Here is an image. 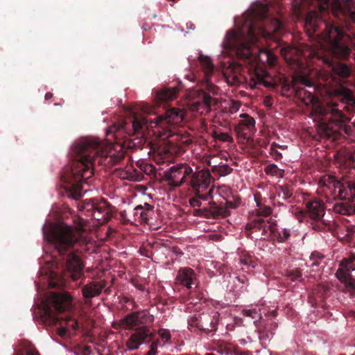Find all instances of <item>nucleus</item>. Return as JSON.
<instances>
[{
    "instance_id": "obj_64",
    "label": "nucleus",
    "mask_w": 355,
    "mask_h": 355,
    "mask_svg": "<svg viewBox=\"0 0 355 355\" xmlns=\"http://www.w3.org/2000/svg\"><path fill=\"white\" fill-rule=\"evenodd\" d=\"M55 286V284H51V286Z\"/></svg>"
},
{
    "instance_id": "obj_43",
    "label": "nucleus",
    "mask_w": 355,
    "mask_h": 355,
    "mask_svg": "<svg viewBox=\"0 0 355 355\" xmlns=\"http://www.w3.org/2000/svg\"><path fill=\"white\" fill-rule=\"evenodd\" d=\"M159 337L164 342H168L171 338L170 331L167 329H160L158 332Z\"/></svg>"
},
{
    "instance_id": "obj_17",
    "label": "nucleus",
    "mask_w": 355,
    "mask_h": 355,
    "mask_svg": "<svg viewBox=\"0 0 355 355\" xmlns=\"http://www.w3.org/2000/svg\"><path fill=\"white\" fill-rule=\"evenodd\" d=\"M184 118V112L178 108H171L166 111L164 115L157 116L150 120V123L155 124V128H164L166 124H178Z\"/></svg>"
},
{
    "instance_id": "obj_54",
    "label": "nucleus",
    "mask_w": 355,
    "mask_h": 355,
    "mask_svg": "<svg viewBox=\"0 0 355 355\" xmlns=\"http://www.w3.org/2000/svg\"><path fill=\"white\" fill-rule=\"evenodd\" d=\"M237 280L243 284H245L248 282V279L245 277H236Z\"/></svg>"
},
{
    "instance_id": "obj_23",
    "label": "nucleus",
    "mask_w": 355,
    "mask_h": 355,
    "mask_svg": "<svg viewBox=\"0 0 355 355\" xmlns=\"http://www.w3.org/2000/svg\"><path fill=\"white\" fill-rule=\"evenodd\" d=\"M178 280L187 288H191L194 284L195 272L189 268L180 269L177 275Z\"/></svg>"
},
{
    "instance_id": "obj_19",
    "label": "nucleus",
    "mask_w": 355,
    "mask_h": 355,
    "mask_svg": "<svg viewBox=\"0 0 355 355\" xmlns=\"http://www.w3.org/2000/svg\"><path fill=\"white\" fill-rule=\"evenodd\" d=\"M153 336V332L146 326L138 328L127 340V349L132 351L138 349L142 344L150 341Z\"/></svg>"
},
{
    "instance_id": "obj_40",
    "label": "nucleus",
    "mask_w": 355,
    "mask_h": 355,
    "mask_svg": "<svg viewBox=\"0 0 355 355\" xmlns=\"http://www.w3.org/2000/svg\"><path fill=\"white\" fill-rule=\"evenodd\" d=\"M226 160V159L222 158L221 154L212 155L207 157V164L212 167V171L216 168L219 164L222 163V161Z\"/></svg>"
},
{
    "instance_id": "obj_10",
    "label": "nucleus",
    "mask_w": 355,
    "mask_h": 355,
    "mask_svg": "<svg viewBox=\"0 0 355 355\" xmlns=\"http://www.w3.org/2000/svg\"><path fill=\"white\" fill-rule=\"evenodd\" d=\"M281 54L290 65L297 69L303 65L301 57L309 56L311 53L307 45L300 43L295 46H286L282 47Z\"/></svg>"
},
{
    "instance_id": "obj_26",
    "label": "nucleus",
    "mask_w": 355,
    "mask_h": 355,
    "mask_svg": "<svg viewBox=\"0 0 355 355\" xmlns=\"http://www.w3.org/2000/svg\"><path fill=\"white\" fill-rule=\"evenodd\" d=\"M273 231L272 234L270 235L269 238L277 241L279 243L286 242L291 236V230L287 228H278L276 227V224L275 223V220H273Z\"/></svg>"
},
{
    "instance_id": "obj_31",
    "label": "nucleus",
    "mask_w": 355,
    "mask_h": 355,
    "mask_svg": "<svg viewBox=\"0 0 355 355\" xmlns=\"http://www.w3.org/2000/svg\"><path fill=\"white\" fill-rule=\"evenodd\" d=\"M203 215L207 217H216L219 216H225L227 210L216 205H211L209 207H204L201 209Z\"/></svg>"
},
{
    "instance_id": "obj_21",
    "label": "nucleus",
    "mask_w": 355,
    "mask_h": 355,
    "mask_svg": "<svg viewBox=\"0 0 355 355\" xmlns=\"http://www.w3.org/2000/svg\"><path fill=\"white\" fill-rule=\"evenodd\" d=\"M306 207L309 216L313 220L319 221L324 216V205L319 199L307 202Z\"/></svg>"
},
{
    "instance_id": "obj_24",
    "label": "nucleus",
    "mask_w": 355,
    "mask_h": 355,
    "mask_svg": "<svg viewBox=\"0 0 355 355\" xmlns=\"http://www.w3.org/2000/svg\"><path fill=\"white\" fill-rule=\"evenodd\" d=\"M336 96L341 98V101L345 104L355 106V97L351 89L340 86L334 91Z\"/></svg>"
},
{
    "instance_id": "obj_36",
    "label": "nucleus",
    "mask_w": 355,
    "mask_h": 355,
    "mask_svg": "<svg viewBox=\"0 0 355 355\" xmlns=\"http://www.w3.org/2000/svg\"><path fill=\"white\" fill-rule=\"evenodd\" d=\"M331 209L336 214L343 215H351V205L343 202H335Z\"/></svg>"
},
{
    "instance_id": "obj_15",
    "label": "nucleus",
    "mask_w": 355,
    "mask_h": 355,
    "mask_svg": "<svg viewBox=\"0 0 355 355\" xmlns=\"http://www.w3.org/2000/svg\"><path fill=\"white\" fill-rule=\"evenodd\" d=\"M223 73L227 84L231 85H238L243 83L244 78L241 74V67L230 60L227 62H220Z\"/></svg>"
},
{
    "instance_id": "obj_22",
    "label": "nucleus",
    "mask_w": 355,
    "mask_h": 355,
    "mask_svg": "<svg viewBox=\"0 0 355 355\" xmlns=\"http://www.w3.org/2000/svg\"><path fill=\"white\" fill-rule=\"evenodd\" d=\"M105 287L104 281L91 282L83 287V295L87 299L93 298L99 295Z\"/></svg>"
},
{
    "instance_id": "obj_63",
    "label": "nucleus",
    "mask_w": 355,
    "mask_h": 355,
    "mask_svg": "<svg viewBox=\"0 0 355 355\" xmlns=\"http://www.w3.org/2000/svg\"><path fill=\"white\" fill-rule=\"evenodd\" d=\"M325 135H327V136H329V135H330V133H329V132H328L327 131H326Z\"/></svg>"
},
{
    "instance_id": "obj_45",
    "label": "nucleus",
    "mask_w": 355,
    "mask_h": 355,
    "mask_svg": "<svg viewBox=\"0 0 355 355\" xmlns=\"http://www.w3.org/2000/svg\"><path fill=\"white\" fill-rule=\"evenodd\" d=\"M123 131V127L122 125L116 126L114 125L112 127H110L108 130L107 131L106 134H116V133H120L121 132Z\"/></svg>"
},
{
    "instance_id": "obj_4",
    "label": "nucleus",
    "mask_w": 355,
    "mask_h": 355,
    "mask_svg": "<svg viewBox=\"0 0 355 355\" xmlns=\"http://www.w3.org/2000/svg\"><path fill=\"white\" fill-rule=\"evenodd\" d=\"M83 229V227H79L76 230L71 225L60 223L52 225L51 230L47 232L44 230V226L43 227L44 239L51 244L60 255L69 252L67 268L71 273L74 281L81 276L83 265L78 257L71 253L70 250L73 244L78 241V235Z\"/></svg>"
},
{
    "instance_id": "obj_37",
    "label": "nucleus",
    "mask_w": 355,
    "mask_h": 355,
    "mask_svg": "<svg viewBox=\"0 0 355 355\" xmlns=\"http://www.w3.org/2000/svg\"><path fill=\"white\" fill-rule=\"evenodd\" d=\"M139 214H140V223H146L153 214L152 206L147 203L144 204V206L141 205V210Z\"/></svg>"
},
{
    "instance_id": "obj_6",
    "label": "nucleus",
    "mask_w": 355,
    "mask_h": 355,
    "mask_svg": "<svg viewBox=\"0 0 355 355\" xmlns=\"http://www.w3.org/2000/svg\"><path fill=\"white\" fill-rule=\"evenodd\" d=\"M72 297L67 292L51 293L42 300L40 315L43 322L48 325L55 323L58 318L57 314L68 311L72 307Z\"/></svg>"
},
{
    "instance_id": "obj_7",
    "label": "nucleus",
    "mask_w": 355,
    "mask_h": 355,
    "mask_svg": "<svg viewBox=\"0 0 355 355\" xmlns=\"http://www.w3.org/2000/svg\"><path fill=\"white\" fill-rule=\"evenodd\" d=\"M211 181L209 170L202 169L192 173L190 185L196 195L202 200L207 201L214 198V188H209Z\"/></svg>"
},
{
    "instance_id": "obj_47",
    "label": "nucleus",
    "mask_w": 355,
    "mask_h": 355,
    "mask_svg": "<svg viewBox=\"0 0 355 355\" xmlns=\"http://www.w3.org/2000/svg\"><path fill=\"white\" fill-rule=\"evenodd\" d=\"M147 123V121L146 119H142L141 121H139L137 120H135L132 121V127L134 130L136 132L139 129H140L143 125Z\"/></svg>"
},
{
    "instance_id": "obj_48",
    "label": "nucleus",
    "mask_w": 355,
    "mask_h": 355,
    "mask_svg": "<svg viewBox=\"0 0 355 355\" xmlns=\"http://www.w3.org/2000/svg\"><path fill=\"white\" fill-rule=\"evenodd\" d=\"M144 171L148 175L153 174L155 171V168L153 164H146L144 166Z\"/></svg>"
},
{
    "instance_id": "obj_55",
    "label": "nucleus",
    "mask_w": 355,
    "mask_h": 355,
    "mask_svg": "<svg viewBox=\"0 0 355 355\" xmlns=\"http://www.w3.org/2000/svg\"><path fill=\"white\" fill-rule=\"evenodd\" d=\"M52 96H53V95H52V94H51V93H50V92H47V93L45 94V99H46V100H49V99L51 98Z\"/></svg>"
},
{
    "instance_id": "obj_49",
    "label": "nucleus",
    "mask_w": 355,
    "mask_h": 355,
    "mask_svg": "<svg viewBox=\"0 0 355 355\" xmlns=\"http://www.w3.org/2000/svg\"><path fill=\"white\" fill-rule=\"evenodd\" d=\"M318 257V254L316 253H312L310 256V260L311 263H309V266L311 267H313L314 266H318L319 262L318 261H314L315 259Z\"/></svg>"
},
{
    "instance_id": "obj_14",
    "label": "nucleus",
    "mask_w": 355,
    "mask_h": 355,
    "mask_svg": "<svg viewBox=\"0 0 355 355\" xmlns=\"http://www.w3.org/2000/svg\"><path fill=\"white\" fill-rule=\"evenodd\" d=\"M273 220L266 218H259L247 225V228L255 239L269 238L273 231Z\"/></svg>"
},
{
    "instance_id": "obj_58",
    "label": "nucleus",
    "mask_w": 355,
    "mask_h": 355,
    "mask_svg": "<svg viewBox=\"0 0 355 355\" xmlns=\"http://www.w3.org/2000/svg\"><path fill=\"white\" fill-rule=\"evenodd\" d=\"M187 28L193 30L195 28V26H193V24H190L189 26L187 24Z\"/></svg>"
},
{
    "instance_id": "obj_1",
    "label": "nucleus",
    "mask_w": 355,
    "mask_h": 355,
    "mask_svg": "<svg viewBox=\"0 0 355 355\" xmlns=\"http://www.w3.org/2000/svg\"><path fill=\"white\" fill-rule=\"evenodd\" d=\"M268 7L266 3H257L241 18L243 24L237 31H229L223 42L224 51H230L241 58H249L252 55L250 44L257 42L258 36L271 37V32L276 33L282 24L276 18L258 20L267 17Z\"/></svg>"
},
{
    "instance_id": "obj_42",
    "label": "nucleus",
    "mask_w": 355,
    "mask_h": 355,
    "mask_svg": "<svg viewBox=\"0 0 355 355\" xmlns=\"http://www.w3.org/2000/svg\"><path fill=\"white\" fill-rule=\"evenodd\" d=\"M215 137L223 141L230 142L232 141V137L225 132H216Z\"/></svg>"
},
{
    "instance_id": "obj_20",
    "label": "nucleus",
    "mask_w": 355,
    "mask_h": 355,
    "mask_svg": "<svg viewBox=\"0 0 355 355\" xmlns=\"http://www.w3.org/2000/svg\"><path fill=\"white\" fill-rule=\"evenodd\" d=\"M331 7L336 16L342 15L348 20L355 22V6L352 0H333Z\"/></svg>"
},
{
    "instance_id": "obj_51",
    "label": "nucleus",
    "mask_w": 355,
    "mask_h": 355,
    "mask_svg": "<svg viewBox=\"0 0 355 355\" xmlns=\"http://www.w3.org/2000/svg\"><path fill=\"white\" fill-rule=\"evenodd\" d=\"M300 83L302 85L306 87H312L313 83L309 80L305 78H302L300 80Z\"/></svg>"
},
{
    "instance_id": "obj_12",
    "label": "nucleus",
    "mask_w": 355,
    "mask_h": 355,
    "mask_svg": "<svg viewBox=\"0 0 355 355\" xmlns=\"http://www.w3.org/2000/svg\"><path fill=\"white\" fill-rule=\"evenodd\" d=\"M324 185L333 183L334 194L340 200H353L355 198V181L343 180L337 181L334 178H324Z\"/></svg>"
},
{
    "instance_id": "obj_57",
    "label": "nucleus",
    "mask_w": 355,
    "mask_h": 355,
    "mask_svg": "<svg viewBox=\"0 0 355 355\" xmlns=\"http://www.w3.org/2000/svg\"><path fill=\"white\" fill-rule=\"evenodd\" d=\"M355 214V204L351 205V215Z\"/></svg>"
},
{
    "instance_id": "obj_56",
    "label": "nucleus",
    "mask_w": 355,
    "mask_h": 355,
    "mask_svg": "<svg viewBox=\"0 0 355 355\" xmlns=\"http://www.w3.org/2000/svg\"><path fill=\"white\" fill-rule=\"evenodd\" d=\"M239 262L242 265H248V261L246 259H241L239 260Z\"/></svg>"
},
{
    "instance_id": "obj_61",
    "label": "nucleus",
    "mask_w": 355,
    "mask_h": 355,
    "mask_svg": "<svg viewBox=\"0 0 355 355\" xmlns=\"http://www.w3.org/2000/svg\"><path fill=\"white\" fill-rule=\"evenodd\" d=\"M144 111L146 113H148V114H149V113L150 112V110H148L147 108H146V110H144Z\"/></svg>"
},
{
    "instance_id": "obj_13",
    "label": "nucleus",
    "mask_w": 355,
    "mask_h": 355,
    "mask_svg": "<svg viewBox=\"0 0 355 355\" xmlns=\"http://www.w3.org/2000/svg\"><path fill=\"white\" fill-rule=\"evenodd\" d=\"M192 172V168L187 164H178L165 171L164 178L171 186L180 187L185 182L186 178Z\"/></svg>"
},
{
    "instance_id": "obj_60",
    "label": "nucleus",
    "mask_w": 355,
    "mask_h": 355,
    "mask_svg": "<svg viewBox=\"0 0 355 355\" xmlns=\"http://www.w3.org/2000/svg\"><path fill=\"white\" fill-rule=\"evenodd\" d=\"M295 276L297 277H300V272H295Z\"/></svg>"
},
{
    "instance_id": "obj_39",
    "label": "nucleus",
    "mask_w": 355,
    "mask_h": 355,
    "mask_svg": "<svg viewBox=\"0 0 355 355\" xmlns=\"http://www.w3.org/2000/svg\"><path fill=\"white\" fill-rule=\"evenodd\" d=\"M67 327H61L58 329V334L59 336L64 337L67 334V329L71 327L73 330L78 328V321L75 319L69 318L67 320Z\"/></svg>"
},
{
    "instance_id": "obj_34",
    "label": "nucleus",
    "mask_w": 355,
    "mask_h": 355,
    "mask_svg": "<svg viewBox=\"0 0 355 355\" xmlns=\"http://www.w3.org/2000/svg\"><path fill=\"white\" fill-rule=\"evenodd\" d=\"M178 90L175 87L165 89L157 92V98L161 101H172L176 98Z\"/></svg>"
},
{
    "instance_id": "obj_50",
    "label": "nucleus",
    "mask_w": 355,
    "mask_h": 355,
    "mask_svg": "<svg viewBox=\"0 0 355 355\" xmlns=\"http://www.w3.org/2000/svg\"><path fill=\"white\" fill-rule=\"evenodd\" d=\"M157 352V343H153L150 346V349L148 351L147 355H155Z\"/></svg>"
},
{
    "instance_id": "obj_38",
    "label": "nucleus",
    "mask_w": 355,
    "mask_h": 355,
    "mask_svg": "<svg viewBox=\"0 0 355 355\" xmlns=\"http://www.w3.org/2000/svg\"><path fill=\"white\" fill-rule=\"evenodd\" d=\"M232 169L227 164V159L222 161V163L219 164L216 168H214L212 171L213 173H217L219 176H226L231 173Z\"/></svg>"
},
{
    "instance_id": "obj_3",
    "label": "nucleus",
    "mask_w": 355,
    "mask_h": 355,
    "mask_svg": "<svg viewBox=\"0 0 355 355\" xmlns=\"http://www.w3.org/2000/svg\"><path fill=\"white\" fill-rule=\"evenodd\" d=\"M304 28L309 38L319 31H323L315 36L321 49L340 58H346L349 55L350 49L342 42L343 31L338 26L327 24L318 12L311 11L306 15Z\"/></svg>"
},
{
    "instance_id": "obj_16",
    "label": "nucleus",
    "mask_w": 355,
    "mask_h": 355,
    "mask_svg": "<svg viewBox=\"0 0 355 355\" xmlns=\"http://www.w3.org/2000/svg\"><path fill=\"white\" fill-rule=\"evenodd\" d=\"M154 321V316L147 311L134 312L125 317L121 322L123 328L130 329L140 324H150Z\"/></svg>"
},
{
    "instance_id": "obj_27",
    "label": "nucleus",
    "mask_w": 355,
    "mask_h": 355,
    "mask_svg": "<svg viewBox=\"0 0 355 355\" xmlns=\"http://www.w3.org/2000/svg\"><path fill=\"white\" fill-rule=\"evenodd\" d=\"M221 110L230 114H234L241 108V102L232 98L225 99L220 102Z\"/></svg>"
},
{
    "instance_id": "obj_62",
    "label": "nucleus",
    "mask_w": 355,
    "mask_h": 355,
    "mask_svg": "<svg viewBox=\"0 0 355 355\" xmlns=\"http://www.w3.org/2000/svg\"><path fill=\"white\" fill-rule=\"evenodd\" d=\"M205 355H215V354H213V353H207V354H205Z\"/></svg>"
},
{
    "instance_id": "obj_25",
    "label": "nucleus",
    "mask_w": 355,
    "mask_h": 355,
    "mask_svg": "<svg viewBox=\"0 0 355 355\" xmlns=\"http://www.w3.org/2000/svg\"><path fill=\"white\" fill-rule=\"evenodd\" d=\"M118 175L120 178L133 182H140L144 179V175L135 168H128L119 171Z\"/></svg>"
},
{
    "instance_id": "obj_5",
    "label": "nucleus",
    "mask_w": 355,
    "mask_h": 355,
    "mask_svg": "<svg viewBox=\"0 0 355 355\" xmlns=\"http://www.w3.org/2000/svg\"><path fill=\"white\" fill-rule=\"evenodd\" d=\"M199 60L202 66L205 79V84L207 93L203 91H199L196 94V99L191 103L193 111H196L200 114L208 112L212 102H216V98L211 96L219 93V88L209 80L214 71V64L211 60L207 55L200 54Z\"/></svg>"
},
{
    "instance_id": "obj_33",
    "label": "nucleus",
    "mask_w": 355,
    "mask_h": 355,
    "mask_svg": "<svg viewBox=\"0 0 355 355\" xmlns=\"http://www.w3.org/2000/svg\"><path fill=\"white\" fill-rule=\"evenodd\" d=\"M332 71L334 75H337L342 78H347L351 74L350 68L344 63H338V64L333 66Z\"/></svg>"
},
{
    "instance_id": "obj_30",
    "label": "nucleus",
    "mask_w": 355,
    "mask_h": 355,
    "mask_svg": "<svg viewBox=\"0 0 355 355\" xmlns=\"http://www.w3.org/2000/svg\"><path fill=\"white\" fill-rule=\"evenodd\" d=\"M214 198L217 196L219 198H223L226 200V207L227 208H235V206L233 205L232 202H230L227 200L229 196L231 194V189L229 187L223 185L218 187L216 189L214 188Z\"/></svg>"
},
{
    "instance_id": "obj_53",
    "label": "nucleus",
    "mask_w": 355,
    "mask_h": 355,
    "mask_svg": "<svg viewBox=\"0 0 355 355\" xmlns=\"http://www.w3.org/2000/svg\"><path fill=\"white\" fill-rule=\"evenodd\" d=\"M282 192H283L282 198H284V199H286L287 198H288L289 196H291V193L289 191V189H286L285 190H282Z\"/></svg>"
},
{
    "instance_id": "obj_8",
    "label": "nucleus",
    "mask_w": 355,
    "mask_h": 355,
    "mask_svg": "<svg viewBox=\"0 0 355 355\" xmlns=\"http://www.w3.org/2000/svg\"><path fill=\"white\" fill-rule=\"evenodd\" d=\"M297 95L301 98L302 102L305 104H311L313 105L311 114L314 121H319L322 117L326 116L327 114L331 113L335 116L340 118L343 117L341 111L338 110L336 107V103H332L331 106L327 107H324L320 102L318 98L314 96L311 92L306 90L297 91Z\"/></svg>"
},
{
    "instance_id": "obj_52",
    "label": "nucleus",
    "mask_w": 355,
    "mask_h": 355,
    "mask_svg": "<svg viewBox=\"0 0 355 355\" xmlns=\"http://www.w3.org/2000/svg\"><path fill=\"white\" fill-rule=\"evenodd\" d=\"M83 355H90L92 354V349L89 346H85L83 349Z\"/></svg>"
},
{
    "instance_id": "obj_28",
    "label": "nucleus",
    "mask_w": 355,
    "mask_h": 355,
    "mask_svg": "<svg viewBox=\"0 0 355 355\" xmlns=\"http://www.w3.org/2000/svg\"><path fill=\"white\" fill-rule=\"evenodd\" d=\"M218 322V313L214 312L211 316L207 314H202L201 317V324L205 329L212 331L216 329Z\"/></svg>"
},
{
    "instance_id": "obj_18",
    "label": "nucleus",
    "mask_w": 355,
    "mask_h": 355,
    "mask_svg": "<svg viewBox=\"0 0 355 355\" xmlns=\"http://www.w3.org/2000/svg\"><path fill=\"white\" fill-rule=\"evenodd\" d=\"M239 118L237 124L234 125V130L239 137L248 140L255 131L256 121L246 113L240 114Z\"/></svg>"
},
{
    "instance_id": "obj_41",
    "label": "nucleus",
    "mask_w": 355,
    "mask_h": 355,
    "mask_svg": "<svg viewBox=\"0 0 355 355\" xmlns=\"http://www.w3.org/2000/svg\"><path fill=\"white\" fill-rule=\"evenodd\" d=\"M242 313L244 316L250 317L252 319L257 320L261 318V313L259 310L256 309H244L242 311Z\"/></svg>"
},
{
    "instance_id": "obj_11",
    "label": "nucleus",
    "mask_w": 355,
    "mask_h": 355,
    "mask_svg": "<svg viewBox=\"0 0 355 355\" xmlns=\"http://www.w3.org/2000/svg\"><path fill=\"white\" fill-rule=\"evenodd\" d=\"M83 211L86 214L97 220L99 223H104L110 219V210L105 201L97 200H85Z\"/></svg>"
},
{
    "instance_id": "obj_35",
    "label": "nucleus",
    "mask_w": 355,
    "mask_h": 355,
    "mask_svg": "<svg viewBox=\"0 0 355 355\" xmlns=\"http://www.w3.org/2000/svg\"><path fill=\"white\" fill-rule=\"evenodd\" d=\"M262 74H259L258 71L256 72L255 75L250 78V83H249L251 88H254L257 84H263L266 87H270L272 84L270 82H268L265 80L267 76V73L265 71L261 72Z\"/></svg>"
},
{
    "instance_id": "obj_2",
    "label": "nucleus",
    "mask_w": 355,
    "mask_h": 355,
    "mask_svg": "<svg viewBox=\"0 0 355 355\" xmlns=\"http://www.w3.org/2000/svg\"><path fill=\"white\" fill-rule=\"evenodd\" d=\"M76 161L73 162L69 176H64V181L71 184L73 193L71 198L78 200L87 191L84 189V184H89L88 180L92 177L93 166L96 162L101 164H112L117 162L122 154L116 155L112 150L104 151L98 139L85 137L77 140L73 147Z\"/></svg>"
},
{
    "instance_id": "obj_46",
    "label": "nucleus",
    "mask_w": 355,
    "mask_h": 355,
    "mask_svg": "<svg viewBox=\"0 0 355 355\" xmlns=\"http://www.w3.org/2000/svg\"><path fill=\"white\" fill-rule=\"evenodd\" d=\"M201 200L202 199L200 198L197 195H196V198H193L189 200V203L193 207H201Z\"/></svg>"
},
{
    "instance_id": "obj_9",
    "label": "nucleus",
    "mask_w": 355,
    "mask_h": 355,
    "mask_svg": "<svg viewBox=\"0 0 355 355\" xmlns=\"http://www.w3.org/2000/svg\"><path fill=\"white\" fill-rule=\"evenodd\" d=\"M338 279L345 284V290L355 292V255L345 258L340 263L336 272Z\"/></svg>"
},
{
    "instance_id": "obj_44",
    "label": "nucleus",
    "mask_w": 355,
    "mask_h": 355,
    "mask_svg": "<svg viewBox=\"0 0 355 355\" xmlns=\"http://www.w3.org/2000/svg\"><path fill=\"white\" fill-rule=\"evenodd\" d=\"M157 134L158 135L159 137H163L164 139L173 137L175 136V132L172 130H166L162 132L159 131V132H157Z\"/></svg>"
},
{
    "instance_id": "obj_59",
    "label": "nucleus",
    "mask_w": 355,
    "mask_h": 355,
    "mask_svg": "<svg viewBox=\"0 0 355 355\" xmlns=\"http://www.w3.org/2000/svg\"><path fill=\"white\" fill-rule=\"evenodd\" d=\"M239 343L241 344V345H245L247 343L246 340L245 339H241L239 340Z\"/></svg>"
},
{
    "instance_id": "obj_32",
    "label": "nucleus",
    "mask_w": 355,
    "mask_h": 355,
    "mask_svg": "<svg viewBox=\"0 0 355 355\" xmlns=\"http://www.w3.org/2000/svg\"><path fill=\"white\" fill-rule=\"evenodd\" d=\"M141 205H138L133 209H128L122 212V216L131 223L138 222L140 223Z\"/></svg>"
},
{
    "instance_id": "obj_29",
    "label": "nucleus",
    "mask_w": 355,
    "mask_h": 355,
    "mask_svg": "<svg viewBox=\"0 0 355 355\" xmlns=\"http://www.w3.org/2000/svg\"><path fill=\"white\" fill-rule=\"evenodd\" d=\"M257 58L261 63L270 66L275 64L277 60L276 55L268 49H259Z\"/></svg>"
}]
</instances>
